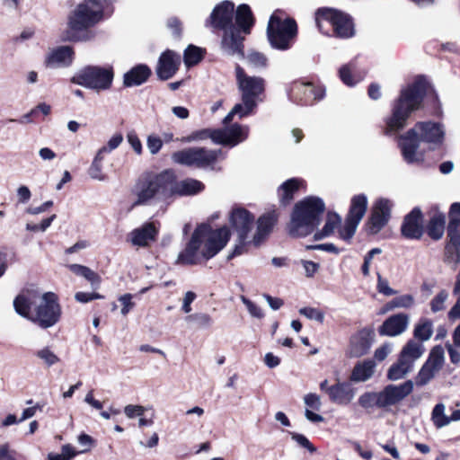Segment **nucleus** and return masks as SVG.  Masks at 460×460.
Returning a JSON list of instances; mask_svg holds the SVG:
<instances>
[{
	"mask_svg": "<svg viewBox=\"0 0 460 460\" xmlns=\"http://www.w3.org/2000/svg\"><path fill=\"white\" fill-rule=\"evenodd\" d=\"M13 306L18 314L42 329L54 326L62 314L58 296L53 292L40 294L34 289L23 290L14 299Z\"/></svg>",
	"mask_w": 460,
	"mask_h": 460,
	"instance_id": "1",
	"label": "nucleus"
},
{
	"mask_svg": "<svg viewBox=\"0 0 460 460\" xmlns=\"http://www.w3.org/2000/svg\"><path fill=\"white\" fill-rule=\"evenodd\" d=\"M229 238L227 227L212 230L208 225H200L193 232L185 249L179 253L176 263L195 265L201 259L209 260L226 245Z\"/></svg>",
	"mask_w": 460,
	"mask_h": 460,
	"instance_id": "2",
	"label": "nucleus"
},
{
	"mask_svg": "<svg viewBox=\"0 0 460 460\" xmlns=\"http://www.w3.org/2000/svg\"><path fill=\"white\" fill-rule=\"evenodd\" d=\"M444 138L445 129L442 124L420 121L401 137L399 146L405 162L420 164L424 161V155L420 150V143H426L429 149H436L442 146Z\"/></svg>",
	"mask_w": 460,
	"mask_h": 460,
	"instance_id": "3",
	"label": "nucleus"
},
{
	"mask_svg": "<svg viewBox=\"0 0 460 460\" xmlns=\"http://www.w3.org/2000/svg\"><path fill=\"white\" fill-rule=\"evenodd\" d=\"M429 87L428 81L419 76L408 86L401 90L399 97L392 105V114L386 120V133L402 129L412 112L419 110Z\"/></svg>",
	"mask_w": 460,
	"mask_h": 460,
	"instance_id": "4",
	"label": "nucleus"
},
{
	"mask_svg": "<svg viewBox=\"0 0 460 460\" xmlns=\"http://www.w3.org/2000/svg\"><path fill=\"white\" fill-rule=\"evenodd\" d=\"M172 174L168 169L159 173L146 172L142 174L132 188L135 198L133 207L150 206L170 199Z\"/></svg>",
	"mask_w": 460,
	"mask_h": 460,
	"instance_id": "5",
	"label": "nucleus"
},
{
	"mask_svg": "<svg viewBox=\"0 0 460 460\" xmlns=\"http://www.w3.org/2000/svg\"><path fill=\"white\" fill-rule=\"evenodd\" d=\"M234 4L230 1H224L213 10L209 22L214 28L225 30L221 46L228 55H238L243 58V37L240 30L233 24Z\"/></svg>",
	"mask_w": 460,
	"mask_h": 460,
	"instance_id": "6",
	"label": "nucleus"
},
{
	"mask_svg": "<svg viewBox=\"0 0 460 460\" xmlns=\"http://www.w3.org/2000/svg\"><path fill=\"white\" fill-rule=\"evenodd\" d=\"M325 209L323 201L316 197H307L296 204L288 233L293 237H305L312 234L320 224Z\"/></svg>",
	"mask_w": 460,
	"mask_h": 460,
	"instance_id": "7",
	"label": "nucleus"
},
{
	"mask_svg": "<svg viewBox=\"0 0 460 460\" xmlns=\"http://www.w3.org/2000/svg\"><path fill=\"white\" fill-rule=\"evenodd\" d=\"M411 380L399 385H388L380 392H365L358 400L360 407L365 410L379 408L388 410L403 401L413 391Z\"/></svg>",
	"mask_w": 460,
	"mask_h": 460,
	"instance_id": "8",
	"label": "nucleus"
},
{
	"mask_svg": "<svg viewBox=\"0 0 460 460\" xmlns=\"http://www.w3.org/2000/svg\"><path fill=\"white\" fill-rule=\"evenodd\" d=\"M115 0H84L79 4L69 17V28L74 31L85 30L102 20L105 14L111 15L113 9L110 5Z\"/></svg>",
	"mask_w": 460,
	"mask_h": 460,
	"instance_id": "9",
	"label": "nucleus"
},
{
	"mask_svg": "<svg viewBox=\"0 0 460 460\" xmlns=\"http://www.w3.org/2000/svg\"><path fill=\"white\" fill-rule=\"evenodd\" d=\"M248 126L234 123L221 129L211 130L205 128L193 131L190 135L182 137L180 141L182 143H191L211 138V140L216 144L234 147L243 142L248 137Z\"/></svg>",
	"mask_w": 460,
	"mask_h": 460,
	"instance_id": "10",
	"label": "nucleus"
},
{
	"mask_svg": "<svg viewBox=\"0 0 460 460\" xmlns=\"http://www.w3.org/2000/svg\"><path fill=\"white\" fill-rule=\"evenodd\" d=\"M267 34L272 48L287 50L292 47L297 35V26L293 19H280L276 13L270 16Z\"/></svg>",
	"mask_w": 460,
	"mask_h": 460,
	"instance_id": "11",
	"label": "nucleus"
},
{
	"mask_svg": "<svg viewBox=\"0 0 460 460\" xmlns=\"http://www.w3.org/2000/svg\"><path fill=\"white\" fill-rule=\"evenodd\" d=\"M315 22L323 33H328V26L332 27L334 34L339 38H350L354 35L353 23L343 13L333 9H319L315 13Z\"/></svg>",
	"mask_w": 460,
	"mask_h": 460,
	"instance_id": "12",
	"label": "nucleus"
},
{
	"mask_svg": "<svg viewBox=\"0 0 460 460\" xmlns=\"http://www.w3.org/2000/svg\"><path fill=\"white\" fill-rule=\"evenodd\" d=\"M113 77L114 73L111 67L86 66L78 71L71 81L85 88L102 92L111 87Z\"/></svg>",
	"mask_w": 460,
	"mask_h": 460,
	"instance_id": "13",
	"label": "nucleus"
},
{
	"mask_svg": "<svg viewBox=\"0 0 460 460\" xmlns=\"http://www.w3.org/2000/svg\"><path fill=\"white\" fill-rule=\"evenodd\" d=\"M222 151L205 147H187L172 154V161L180 165L196 168H206L215 163Z\"/></svg>",
	"mask_w": 460,
	"mask_h": 460,
	"instance_id": "14",
	"label": "nucleus"
},
{
	"mask_svg": "<svg viewBox=\"0 0 460 460\" xmlns=\"http://www.w3.org/2000/svg\"><path fill=\"white\" fill-rule=\"evenodd\" d=\"M237 87L241 93L242 101L251 105L252 102L258 104L265 91V80L261 76L248 75L239 65L235 66Z\"/></svg>",
	"mask_w": 460,
	"mask_h": 460,
	"instance_id": "15",
	"label": "nucleus"
},
{
	"mask_svg": "<svg viewBox=\"0 0 460 460\" xmlns=\"http://www.w3.org/2000/svg\"><path fill=\"white\" fill-rule=\"evenodd\" d=\"M254 217L249 211L243 208H235L230 216V222L233 227L238 233V243L234 246V252L228 255V259L234 256L241 255L247 251L246 247L250 244L247 237L253 226Z\"/></svg>",
	"mask_w": 460,
	"mask_h": 460,
	"instance_id": "16",
	"label": "nucleus"
},
{
	"mask_svg": "<svg viewBox=\"0 0 460 460\" xmlns=\"http://www.w3.org/2000/svg\"><path fill=\"white\" fill-rule=\"evenodd\" d=\"M392 202L386 199H379L375 203L371 217L367 223V231L371 234H377L388 222Z\"/></svg>",
	"mask_w": 460,
	"mask_h": 460,
	"instance_id": "17",
	"label": "nucleus"
},
{
	"mask_svg": "<svg viewBox=\"0 0 460 460\" xmlns=\"http://www.w3.org/2000/svg\"><path fill=\"white\" fill-rule=\"evenodd\" d=\"M374 332L363 328L350 337L348 353L349 357L359 358L366 355L371 348Z\"/></svg>",
	"mask_w": 460,
	"mask_h": 460,
	"instance_id": "18",
	"label": "nucleus"
},
{
	"mask_svg": "<svg viewBox=\"0 0 460 460\" xmlns=\"http://www.w3.org/2000/svg\"><path fill=\"white\" fill-rule=\"evenodd\" d=\"M172 174V181L171 182L170 199L173 196H191L201 192L205 186L204 184L192 178H187L181 181L177 180L175 172L168 169Z\"/></svg>",
	"mask_w": 460,
	"mask_h": 460,
	"instance_id": "19",
	"label": "nucleus"
},
{
	"mask_svg": "<svg viewBox=\"0 0 460 460\" xmlns=\"http://www.w3.org/2000/svg\"><path fill=\"white\" fill-rule=\"evenodd\" d=\"M180 64L181 57L172 50H166L159 58L155 69L157 76L161 80L172 78L177 72Z\"/></svg>",
	"mask_w": 460,
	"mask_h": 460,
	"instance_id": "20",
	"label": "nucleus"
},
{
	"mask_svg": "<svg viewBox=\"0 0 460 460\" xmlns=\"http://www.w3.org/2000/svg\"><path fill=\"white\" fill-rule=\"evenodd\" d=\"M330 401L339 405H349L355 398L357 389L350 382L338 380L331 385Z\"/></svg>",
	"mask_w": 460,
	"mask_h": 460,
	"instance_id": "21",
	"label": "nucleus"
},
{
	"mask_svg": "<svg viewBox=\"0 0 460 460\" xmlns=\"http://www.w3.org/2000/svg\"><path fill=\"white\" fill-rule=\"evenodd\" d=\"M292 96L299 98L305 105L323 98L324 90L322 87H315L311 83H295L291 89Z\"/></svg>",
	"mask_w": 460,
	"mask_h": 460,
	"instance_id": "22",
	"label": "nucleus"
},
{
	"mask_svg": "<svg viewBox=\"0 0 460 460\" xmlns=\"http://www.w3.org/2000/svg\"><path fill=\"white\" fill-rule=\"evenodd\" d=\"M409 325V316L406 314H396L388 317L379 327V333L383 336L394 337L406 331Z\"/></svg>",
	"mask_w": 460,
	"mask_h": 460,
	"instance_id": "23",
	"label": "nucleus"
},
{
	"mask_svg": "<svg viewBox=\"0 0 460 460\" xmlns=\"http://www.w3.org/2000/svg\"><path fill=\"white\" fill-rule=\"evenodd\" d=\"M422 214L419 208H413L409 213L402 226V234L411 239H419L422 235Z\"/></svg>",
	"mask_w": 460,
	"mask_h": 460,
	"instance_id": "24",
	"label": "nucleus"
},
{
	"mask_svg": "<svg viewBox=\"0 0 460 460\" xmlns=\"http://www.w3.org/2000/svg\"><path fill=\"white\" fill-rule=\"evenodd\" d=\"M157 234L158 230L154 223H146L130 232L128 241L134 246L146 247L155 239Z\"/></svg>",
	"mask_w": 460,
	"mask_h": 460,
	"instance_id": "25",
	"label": "nucleus"
},
{
	"mask_svg": "<svg viewBox=\"0 0 460 460\" xmlns=\"http://www.w3.org/2000/svg\"><path fill=\"white\" fill-rule=\"evenodd\" d=\"M277 216L274 212L262 215L257 222V230L250 243L259 246L270 234L275 223Z\"/></svg>",
	"mask_w": 460,
	"mask_h": 460,
	"instance_id": "26",
	"label": "nucleus"
},
{
	"mask_svg": "<svg viewBox=\"0 0 460 460\" xmlns=\"http://www.w3.org/2000/svg\"><path fill=\"white\" fill-rule=\"evenodd\" d=\"M73 60V50L68 46H62L53 49L46 58V65L49 67L68 66Z\"/></svg>",
	"mask_w": 460,
	"mask_h": 460,
	"instance_id": "27",
	"label": "nucleus"
},
{
	"mask_svg": "<svg viewBox=\"0 0 460 460\" xmlns=\"http://www.w3.org/2000/svg\"><path fill=\"white\" fill-rule=\"evenodd\" d=\"M151 75L146 65H137L124 75L123 83L127 87L137 86L144 84Z\"/></svg>",
	"mask_w": 460,
	"mask_h": 460,
	"instance_id": "28",
	"label": "nucleus"
},
{
	"mask_svg": "<svg viewBox=\"0 0 460 460\" xmlns=\"http://www.w3.org/2000/svg\"><path fill=\"white\" fill-rule=\"evenodd\" d=\"M376 363L372 359L358 362L350 374V381L360 383L369 380L375 374Z\"/></svg>",
	"mask_w": 460,
	"mask_h": 460,
	"instance_id": "29",
	"label": "nucleus"
},
{
	"mask_svg": "<svg viewBox=\"0 0 460 460\" xmlns=\"http://www.w3.org/2000/svg\"><path fill=\"white\" fill-rule=\"evenodd\" d=\"M339 75L342 83L348 86H354L363 79L355 61L343 65L339 70Z\"/></svg>",
	"mask_w": 460,
	"mask_h": 460,
	"instance_id": "30",
	"label": "nucleus"
},
{
	"mask_svg": "<svg viewBox=\"0 0 460 460\" xmlns=\"http://www.w3.org/2000/svg\"><path fill=\"white\" fill-rule=\"evenodd\" d=\"M413 364L400 355L398 361L388 369L387 378L392 381L400 380L410 373Z\"/></svg>",
	"mask_w": 460,
	"mask_h": 460,
	"instance_id": "31",
	"label": "nucleus"
},
{
	"mask_svg": "<svg viewBox=\"0 0 460 460\" xmlns=\"http://www.w3.org/2000/svg\"><path fill=\"white\" fill-rule=\"evenodd\" d=\"M235 21L240 28V32H250L251 27L253 25V18L249 5L243 4L238 6L235 14Z\"/></svg>",
	"mask_w": 460,
	"mask_h": 460,
	"instance_id": "32",
	"label": "nucleus"
},
{
	"mask_svg": "<svg viewBox=\"0 0 460 460\" xmlns=\"http://www.w3.org/2000/svg\"><path fill=\"white\" fill-rule=\"evenodd\" d=\"M67 268L74 274L84 278L87 281L90 282L93 288H97L100 286L102 281L101 277L89 267L75 263L67 265Z\"/></svg>",
	"mask_w": 460,
	"mask_h": 460,
	"instance_id": "33",
	"label": "nucleus"
},
{
	"mask_svg": "<svg viewBox=\"0 0 460 460\" xmlns=\"http://www.w3.org/2000/svg\"><path fill=\"white\" fill-rule=\"evenodd\" d=\"M367 208V199L365 195H356L351 199L348 217L358 222L363 218Z\"/></svg>",
	"mask_w": 460,
	"mask_h": 460,
	"instance_id": "34",
	"label": "nucleus"
},
{
	"mask_svg": "<svg viewBox=\"0 0 460 460\" xmlns=\"http://www.w3.org/2000/svg\"><path fill=\"white\" fill-rule=\"evenodd\" d=\"M445 225V215L440 212H435L428 225V234L434 240H439L444 234Z\"/></svg>",
	"mask_w": 460,
	"mask_h": 460,
	"instance_id": "35",
	"label": "nucleus"
},
{
	"mask_svg": "<svg viewBox=\"0 0 460 460\" xmlns=\"http://www.w3.org/2000/svg\"><path fill=\"white\" fill-rule=\"evenodd\" d=\"M424 350V346L420 341L410 340L403 347L400 355L413 364L416 359L422 356Z\"/></svg>",
	"mask_w": 460,
	"mask_h": 460,
	"instance_id": "36",
	"label": "nucleus"
},
{
	"mask_svg": "<svg viewBox=\"0 0 460 460\" xmlns=\"http://www.w3.org/2000/svg\"><path fill=\"white\" fill-rule=\"evenodd\" d=\"M257 107L254 102H252L251 105L245 101H242L241 103H236L231 111L225 117L223 123L225 125L230 123L233 120L234 116L237 115L240 119L251 114L253 110Z\"/></svg>",
	"mask_w": 460,
	"mask_h": 460,
	"instance_id": "37",
	"label": "nucleus"
},
{
	"mask_svg": "<svg viewBox=\"0 0 460 460\" xmlns=\"http://www.w3.org/2000/svg\"><path fill=\"white\" fill-rule=\"evenodd\" d=\"M340 223L341 217L339 215L335 213H329L323 230L314 234V239L321 240L331 235Z\"/></svg>",
	"mask_w": 460,
	"mask_h": 460,
	"instance_id": "38",
	"label": "nucleus"
},
{
	"mask_svg": "<svg viewBox=\"0 0 460 460\" xmlns=\"http://www.w3.org/2000/svg\"><path fill=\"white\" fill-rule=\"evenodd\" d=\"M433 333V323L429 319H421L415 326L413 335L420 342L429 340Z\"/></svg>",
	"mask_w": 460,
	"mask_h": 460,
	"instance_id": "39",
	"label": "nucleus"
},
{
	"mask_svg": "<svg viewBox=\"0 0 460 460\" xmlns=\"http://www.w3.org/2000/svg\"><path fill=\"white\" fill-rule=\"evenodd\" d=\"M446 406L444 403H438L432 410L431 420L437 429H441L450 423V417L445 413Z\"/></svg>",
	"mask_w": 460,
	"mask_h": 460,
	"instance_id": "40",
	"label": "nucleus"
},
{
	"mask_svg": "<svg viewBox=\"0 0 460 460\" xmlns=\"http://www.w3.org/2000/svg\"><path fill=\"white\" fill-rule=\"evenodd\" d=\"M299 181L296 179H290L279 187V197L283 203H288L293 199L294 192L298 189Z\"/></svg>",
	"mask_w": 460,
	"mask_h": 460,
	"instance_id": "41",
	"label": "nucleus"
},
{
	"mask_svg": "<svg viewBox=\"0 0 460 460\" xmlns=\"http://www.w3.org/2000/svg\"><path fill=\"white\" fill-rule=\"evenodd\" d=\"M414 305V297L410 294L402 295L393 298L385 305V311L396 308H410Z\"/></svg>",
	"mask_w": 460,
	"mask_h": 460,
	"instance_id": "42",
	"label": "nucleus"
},
{
	"mask_svg": "<svg viewBox=\"0 0 460 460\" xmlns=\"http://www.w3.org/2000/svg\"><path fill=\"white\" fill-rule=\"evenodd\" d=\"M102 160H103V155L97 152V154L88 170V173L92 179L97 180L100 181H103L107 179L106 174H104L102 172Z\"/></svg>",
	"mask_w": 460,
	"mask_h": 460,
	"instance_id": "43",
	"label": "nucleus"
},
{
	"mask_svg": "<svg viewBox=\"0 0 460 460\" xmlns=\"http://www.w3.org/2000/svg\"><path fill=\"white\" fill-rule=\"evenodd\" d=\"M445 261L454 267L460 262V243L449 242L445 249Z\"/></svg>",
	"mask_w": 460,
	"mask_h": 460,
	"instance_id": "44",
	"label": "nucleus"
},
{
	"mask_svg": "<svg viewBox=\"0 0 460 460\" xmlns=\"http://www.w3.org/2000/svg\"><path fill=\"white\" fill-rule=\"evenodd\" d=\"M35 356L47 367H52L59 362V358L49 347H43L35 352Z\"/></svg>",
	"mask_w": 460,
	"mask_h": 460,
	"instance_id": "45",
	"label": "nucleus"
},
{
	"mask_svg": "<svg viewBox=\"0 0 460 460\" xmlns=\"http://www.w3.org/2000/svg\"><path fill=\"white\" fill-rule=\"evenodd\" d=\"M184 63L187 66L198 64L202 59V49L190 45L184 51Z\"/></svg>",
	"mask_w": 460,
	"mask_h": 460,
	"instance_id": "46",
	"label": "nucleus"
},
{
	"mask_svg": "<svg viewBox=\"0 0 460 460\" xmlns=\"http://www.w3.org/2000/svg\"><path fill=\"white\" fill-rule=\"evenodd\" d=\"M431 366L433 368L439 370L444 363V349L441 346H435L429 356L428 360L425 362Z\"/></svg>",
	"mask_w": 460,
	"mask_h": 460,
	"instance_id": "47",
	"label": "nucleus"
},
{
	"mask_svg": "<svg viewBox=\"0 0 460 460\" xmlns=\"http://www.w3.org/2000/svg\"><path fill=\"white\" fill-rule=\"evenodd\" d=\"M437 372H438V370L425 363L416 377L417 385L422 386L427 385L435 376Z\"/></svg>",
	"mask_w": 460,
	"mask_h": 460,
	"instance_id": "48",
	"label": "nucleus"
},
{
	"mask_svg": "<svg viewBox=\"0 0 460 460\" xmlns=\"http://www.w3.org/2000/svg\"><path fill=\"white\" fill-rule=\"evenodd\" d=\"M359 222L347 217L344 225L339 230L340 237L345 241H349L358 226Z\"/></svg>",
	"mask_w": 460,
	"mask_h": 460,
	"instance_id": "49",
	"label": "nucleus"
},
{
	"mask_svg": "<svg viewBox=\"0 0 460 460\" xmlns=\"http://www.w3.org/2000/svg\"><path fill=\"white\" fill-rule=\"evenodd\" d=\"M78 455V452L70 444L62 446L60 454L49 453L48 460H71Z\"/></svg>",
	"mask_w": 460,
	"mask_h": 460,
	"instance_id": "50",
	"label": "nucleus"
},
{
	"mask_svg": "<svg viewBox=\"0 0 460 460\" xmlns=\"http://www.w3.org/2000/svg\"><path fill=\"white\" fill-rule=\"evenodd\" d=\"M185 320L187 322H194L199 328H208L212 324V318L205 313H196L188 315Z\"/></svg>",
	"mask_w": 460,
	"mask_h": 460,
	"instance_id": "51",
	"label": "nucleus"
},
{
	"mask_svg": "<svg viewBox=\"0 0 460 460\" xmlns=\"http://www.w3.org/2000/svg\"><path fill=\"white\" fill-rule=\"evenodd\" d=\"M448 298V293L441 290L430 301V308L433 313H438L445 309V303Z\"/></svg>",
	"mask_w": 460,
	"mask_h": 460,
	"instance_id": "52",
	"label": "nucleus"
},
{
	"mask_svg": "<svg viewBox=\"0 0 460 460\" xmlns=\"http://www.w3.org/2000/svg\"><path fill=\"white\" fill-rule=\"evenodd\" d=\"M164 144L161 137L151 134L147 136L146 138V146L149 153L153 155L158 154L162 149Z\"/></svg>",
	"mask_w": 460,
	"mask_h": 460,
	"instance_id": "53",
	"label": "nucleus"
},
{
	"mask_svg": "<svg viewBox=\"0 0 460 460\" xmlns=\"http://www.w3.org/2000/svg\"><path fill=\"white\" fill-rule=\"evenodd\" d=\"M240 299L243 302V304L246 306V308L252 317H254L257 319H261L264 317L263 311L258 305H256L255 303H253L252 300H250L249 298H247L244 296H241Z\"/></svg>",
	"mask_w": 460,
	"mask_h": 460,
	"instance_id": "54",
	"label": "nucleus"
},
{
	"mask_svg": "<svg viewBox=\"0 0 460 460\" xmlns=\"http://www.w3.org/2000/svg\"><path fill=\"white\" fill-rule=\"evenodd\" d=\"M447 235L451 242L460 243V218H454L449 221Z\"/></svg>",
	"mask_w": 460,
	"mask_h": 460,
	"instance_id": "55",
	"label": "nucleus"
},
{
	"mask_svg": "<svg viewBox=\"0 0 460 460\" xmlns=\"http://www.w3.org/2000/svg\"><path fill=\"white\" fill-rule=\"evenodd\" d=\"M299 314L309 320H314L319 323H323L324 320V314L321 310L314 307L300 308Z\"/></svg>",
	"mask_w": 460,
	"mask_h": 460,
	"instance_id": "56",
	"label": "nucleus"
},
{
	"mask_svg": "<svg viewBox=\"0 0 460 460\" xmlns=\"http://www.w3.org/2000/svg\"><path fill=\"white\" fill-rule=\"evenodd\" d=\"M123 137L121 134L113 135L108 141L107 145L99 149L98 153L101 155L108 154L119 147V146L122 143Z\"/></svg>",
	"mask_w": 460,
	"mask_h": 460,
	"instance_id": "57",
	"label": "nucleus"
},
{
	"mask_svg": "<svg viewBox=\"0 0 460 460\" xmlns=\"http://www.w3.org/2000/svg\"><path fill=\"white\" fill-rule=\"evenodd\" d=\"M246 58L248 63L254 67H265L267 66V58L262 53L251 51Z\"/></svg>",
	"mask_w": 460,
	"mask_h": 460,
	"instance_id": "58",
	"label": "nucleus"
},
{
	"mask_svg": "<svg viewBox=\"0 0 460 460\" xmlns=\"http://www.w3.org/2000/svg\"><path fill=\"white\" fill-rule=\"evenodd\" d=\"M376 289L380 294H383L386 296H394L398 293L397 290L390 288L388 280L383 279L379 273L377 274Z\"/></svg>",
	"mask_w": 460,
	"mask_h": 460,
	"instance_id": "59",
	"label": "nucleus"
},
{
	"mask_svg": "<svg viewBox=\"0 0 460 460\" xmlns=\"http://www.w3.org/2000/svg\"><path fill=\"white\" fill-rule=\"evenodd\" d=\"M291 438L299 446H301L304 448H306L309 452L314 453L316 451V448L308 440V438L305 436H304L303 434L291 433Z\"/></svg>",
	"mask_w": 460,
	"mask_h": 460,
	"instance_id": "60",
	"label": "nucleus"
},
{
	"mask_svg": "<svg viewBox=\"0 0 460 460\" xmlns=\"http://www.w3.org/2000/svg\"><path fill=\"white\" fill-rule=\"evenodd\" d=\"M305 404L307 406V409L311 408L315 411H319L321 409V398L316 394H307L304 397Z\"/></svg>",
	"mask_w": 460,
	"mask_h": 460,
	"instance_id": "61",
	"label": "nucleus"
},
{
	"mask_svg": "<svg viewBox=\"0 0 460 460\" xmlns=\"http://www.w3.org/2000/svg\"><path fill=\"white\" fill-rule=\"evenodd\" d=\"M133 296L131 294H124L119 297V301L122 305L121 314L127 315L130 310L135 306V303L132 301Z\"/></svg>",
	"mask_w": 460,
	"mask_h": 460,
	"instance_id": "62",
	"label": "nucleus"
},
{
	"mask_svg": "<svg viewBox=\"0 0 460 460\" xmlns=\"http://www.w3.org/2000/svg\"><path fill=\"white\" fill-rule=\"evenodd\" d=\"M145 408L141 405L128 404L124 408L126 416L129 419L137 416L141 417L144 414Z\"/></svg>",
	"mask_w": 460,
	"mask_h": 460,
	"instance_id": "63",
	"label": "nucleus"
},
{
	"mask_svg": "<svg viewBox=\"0 0 460 460\" xmlns=\"http://www.w3.org/2000/svg\"><path fill=\"white\" fill-rule=\"evenodd\" d=\"M100 298H102V296L98 293L77 292L75 295V299L79 303H88Z\"/></svg>",
	"mask_w": 460,
	"mask_h": 460,
	"instance_id": "64",
	"label": "nucleus"
}]
</instances>
